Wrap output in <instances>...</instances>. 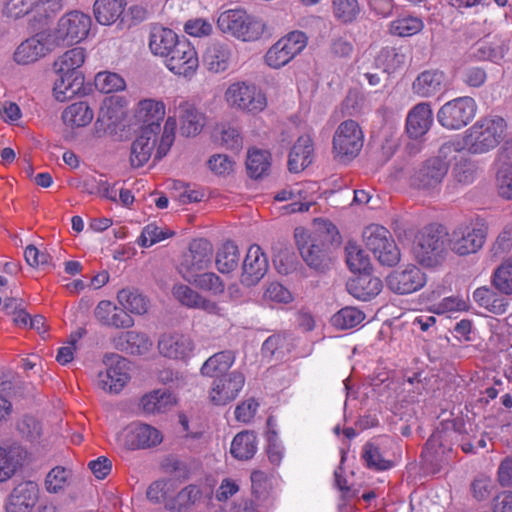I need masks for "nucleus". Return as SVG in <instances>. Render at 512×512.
<instances>
[{"mask_svg":"<svg viewBox=\"0 0 512 512\" xmlns=\"http://www.w3.org/2000/svg\"><path fill=\"white\" fill-rule=\"evenodd\" d=\"M294 239L302 260L311 270L325 274L332 268L334 249L341 243V236L333 223L324 222L314 231L296 227Z\"/></svg>","mask_w":512,"mask_h":512,"instance_id":"obj_1","label":"nucleus"},{"mask_svg":"<svg viewBox=\"0 0 512 512\" xmlns=\"http://www.w3.org/2000/svg\"><path fill=\"white\" fill-rule=\"evenodd\" d=\"M85 58V49L75 47L66 51L54 62L53 67L57 78L53 93L57 101L64 102L84 92V75L80 68Z\"/></svg>","mask_w":512,"mask_h":512,"instance_id":"obj_2","label":"nucleus"},{"mask_svg":"<svg viewBox=\"0 0 512 512\" xmlns=\"http://www.w3.org/2000/svg\"><path fill=\"white\" fill-rule=\"evenodd\" d=\"M449 233L441 224H429L416 235L412 254L416 262L425 268L441 266L449 253Z\"/></svg>","mask_w":512,"mask_h":512,"instance_id":"obj_3","label":"nucleus"},{"mask_svg":"<svg viewBox=\"0 0 512 512\" xmlns=\"http://www.w3.org/2000/svg\"><path fill=\"white\" fill-rule=\"evenodd\" d=\"M506 126L502 117H482L465 131L464 146L472 154L489 152L503 140Z\"/></svg>","mask_w":512,"mask_h":512,"instance_id":"obj_4","label":"nucleus"},{"mask_svg":"<svg viewBox=\"0 0 512 512\" xmlns=\"http://www.w3.org/2000/svg\"><path fill=\"white\" fill-rule=\"evenodd\" d=\"M453 150H457L454 143H444L439 149L438 156L426 159L414 169L410 177L411 185L426 191L437 189L442 184L449 170V162L445 158Z\"/></svg>","mask_w":512,"mask_h":512,"instance_id":"obj_5","label":"nucleus"},{"mask_svg":"<svg viewBox=\"0 0 512 512\" xmlns=\"http://www.w3.org/2000/svg\"><path fill=\"white\" fill-rule=\"evenodd\" d=\"M487 234L488 225L484 218L461 223L448 236L449 249L460 256L476 253L483 247Z\"/></svg>","mask_w":512,"mask_h":512,"instance_id":"obj_6","label":"nucleus"},{"mask_svg":"<svg viewBox=\"0 0 512 512\" xmlns=\"http://www.w3.org/2000/svg\"><path fill=\"white\" fill-rule=\"evenodd\" d=\"M218 28L243 41H254L261 37L265 25L262 20L248 15L244 10L222 12L217 19Z\"/></svg>","mask_w":512,"mask_h":512,"instance_id":"obj_7","label":"nucleus"},{"mask_svg":"<svg viewBox=\"0 0 512 512\" xmlns=\"http://www.w3.org/2000/svg\"><path fill=\"white\" fill-rule=\"evenodd\" d=\"M363 240L368 250L383 266L393 267L400 261V250L388 229L372 224L363 231Z\"/></svg>","mask_w":512,"mask_h":512,"instance_id":"obj_8","label":"nucleus"},{"mask_svg":"<svg viewBox=\"0 0 512 512\" xmlns=\"http://www.w3.org/2000/svg\"><path fill=\"white\" fill-rule=\"evenodd\" d=\"M364 142L363 132L354 120L343 121L333 136V154L339 162L346 163L360 153Z\"/></svg>","mask_w":512,"mask_h":512,"instance_id":"obj_9","label":"nucleus"},{"mask_svg":"<svg viewBox=\"0 0 512 512\" xmlns=\"http://www.w3.org/2000/svg\"><path fill=\"white\" fill-rule=\"evenodd\" d=\"M213 245L204 238L190 242L188 251L184 252L179 264V272L183 278L191 282L198 273L208 269L212 263Z\"/></svg>","mask_w":512,"mask_h":512,"instance_id":"obj_10","label":"nucleus"},{"mask_svg":"<svg viewBox=\"0 0 512 512\" xmlns=\"http://www.w3.org/2000/svg\"><path fill=\"white\" fill-rule=\"evenodd\" d=\"M477 105L472 97H458L445 103L437 113L439 124L448 130L465 127L474 117Z\"/></svg>","mask_w":512,"mask_h":512,"instance_id":"obj_11","label":"nucleus"},{"mask_svg":"<svg viewBox=\"0 0 512 512\" xmlns=\"http://www.w3.org/2000/svg\"><path fill=\"white\" fill-rule=\"evenodd\" d=\"M308 38L302 31L288 33L272 45L265 55L268 66L278 69L300 54L307 45Z\"/></svg>","mask_w":512,"mask_h":512,"instance_id":"obj_12","label":"nucleus"},{"mask_svg":"<svg viewBox=\"0 0 512 512\" xmlns=\"http://www.w3.org/2000/svg\"><path fill=\"white\" fill-rule=\"evenodd\" d=\"M162 440L163 435L157 428L142 422L129 424L117 436L118 444L126 450L154 447Z\"/></svg>","mask_w":512,"mask_h":512,"instance_id":"obj_13","label":"nucleus"},{"mask_svg":"<svg viewBox=\"0 0 512 512\" xmlns=\"http://www.w3.org/2000/svg\"><path fill=\"white\" fill-rule=\"evenodd\" d=\"M105 372L98 375V384L106 392L119 393L130 380V363L120 354H105Z\"/></svg>","mask_w":512,"mask_h":512,"instance_id":"obj_14","label":"nucleus"},{"mask_svg":"<svg viewBox=\"0 0 512 512\" xmlns=\"http://www.w3.org/2000/svg\"><path fill=\"white\" fill-rule=\"evenodd\" d=\"M225 97L230 106L251 113H258L267 105L265 95L255 85L245 82L230 85Z\"/></svg>","mask_w":512,"mask_h":512,"instance_id":"obj_15","label":"nucleus"},{"mask_svg":"<svg viewBox=\"0 0 512 512\" xmlns=\"http://www.w3.org/2000/svg\"><path fill=\"white\" fill-rule=\"evenodd\" d=\"M91 26L90 15L74 10L59 19L57 37L67 43H78L87 38Z\"/></svg>","mask_w":512,"mask_h":512,"instance_id":"obj_16","label":"nucleus"},{"mask_svg":"<svg viewBox=\"0 0 512 512\" xmlns=\"http://www.w3.org/2000/svg\"><path fill=\"white\" fill-rule=\"evenodd\" d=\"M165 57L167 68L177 75L185 77L192 75L198 68L199 61L194 46L184 37H181L180 43Z\"/></svg>","mask_w":512,"mask_h":512,"instance_id":"obj_17","label":"nucleus"},{"mask_svg":"<svg viewBox=\"0 0 512 512\" xmlns=\"http://www.w3.org/2000/svg\"><path fill=\"white\" fill-rule=\"evenodd\" d=\"M426 283V275L416 265H407L403 270H394L386 278L387 287L399 295L420 290Z\"/></svg>","mask_w":512,"mask_h":512,"instance_id":"obj_18","label":"nucleus"},{"mask_svg":"<svg viewBox=\"0 0 512 512\" xmlns=\"http://www.w3.org/2000/svg\"><path fill=\"white\" fill-rule=\"evenodd\" d=\"M244 385V374L233 371L214 380L209 391V399L215 405H227L237 398Z\"/></svg>","mask_w":512,"mask_h":512,"instance_id":"obj_19","label":"nucleus"},{"mask_svg":"<svg viewBox=\"0 0 512 512\" xmlns=\"http://www.w3.org/2000/svg\"><path fill=\"white\" fill-rule=\"evenodd\" d=\"M39 500V487L33 481H24L13 488L5 502L6 512H33Z\"/></svg>","mask_w":512,"mask_h":512,"instance_id":"obj_20","label":"nucleus"},{"mask_svg":"<svg viewBox=\"0 0 512 512\" xmlns=\"http://www.w3.org/2000/svg\"><path fill=\"white\" fill-rule=\"evenodd\" d=\"M241 282L246 286L256 285L268 270V259L260 246H250L242 266Z\"/></svg>","mask_w":512,"mask_h":512,"instance_id":"obj_21","label":"nucleus"},{"mask_svg":"<svg viewBox=\"0 0 512 512\" xmlns=\"http://www.w3.org/2000/svg\"><path fill=\"white\" fill-rule=\"evenodd\" d=\"M153 128H140V133L131 144L130 163L132 167L139 168L148 162L157 142L158 126Z\"/></svg>","mask_w":512,"mask_h":512,"instance_id":"obj_22","label":"nucleus"},{"mask_svg":"<svg viewBox=\"0 0 512 512\" xmlns=\"http://www.w3.org/2000/svg\"><path fill=\"white\" fill-rule=\"evenodd\" d=\"M49 51L47 36L44 33H37L17 47L14 52V60L18 64L33 63L44 57Z\"/></svg>","mask_w":512,"mask_h":512,"instance_id":"obj_23","label":"nucleus"},{"mask_svg":"<svg viewBox=\"0 0 512 512\" xmlns=\"http://www.w3.org/2000/svg\"><path fill=\"white\" fill-rule=\"evenodd\" d=\"M347 291L355 298L367 301L377 296L382 290V281L369 273V271L360 273L347 284Z\"/></svg>","mask_w":512,"mask_h":512,"instance_id":"obj_24","label":"nucleus"},{"mask_svg":"<svg viewBox=\"0 0 512 512\" xmlns=\"http://www.w3.org/2000/svg\"><path fill=\"white\" fill-rule=\"evenodd\" d=\"M177 116L180 121V133L185 137L198 135L205 126V115L194 104L182 102L177 108Z\"/></svg>","mask_w":512,"mask_h":512,"instance_id":"obj_25","label":"nucleus"},{"mask_svg":"<svg viewBox=\"0 0 512 512\" xmlns=\"http://www.w3.org/2000/svg\"><path fill=\"white\" fill-rule=\"evenodd\" d=\"M176 403V397L172 392L167 389H156L141 397L139 407L144 414L155 415L169 411Z\"/></svg>","mask_w":512,"mask_h":512,"instance_id":"obj_26","label":"nucleus"},{"mask_svg":"<svg viewBox=\"0 0 512 512\" xmlns=\"http://www.w3.org/2000/svg\"><path fill=\"white\" fill-rule=\"evenodd\" d=\"M313 140L309 135L300 136L289 153L288 169L292 173L303 171L312 163Z\"/></svg>","mask_w":512,"mask_h":512,"instance_id":"obj_27","label":"nucleus"},{"mask_svg":"<svg viewBox=\"0 0 512 512\" xmlns=\"http://www.w3.org/2000/svg\"><path fill=\"white\" fill-rule=\"evenodd\" d=\"M433 115L428 103H419L409 112L406 120V131L411 138L417 139L430 129Z\"/></svg>","mask_w":512,"mask_h":512,"instance_id":"obj_28","label":"nucleus"},{"mask_svg":"<svg viewBox=\"0 0 512 512\" xmlns=\"http://www.w3.org/2000/svg\"><path fill=\"white\" fill-rule=\"evenodd\" d=\"M231 55V47L227 41H216L206 48L203 63L213 73L224 72L229 66Z\"/></svg>","mask_w":512,"mask_h":512,"instance_id":"obj_29","label":"nucleus"},{"mask_svg":"<svg viewBox=\"0 0 512 512\" xmlns=\"http://www.w3.org/2000/svg\"><path fill=\"white\" fill-rule=\"evenodd\" d=\"M445 74L440 70H425L412 83L413 92L420 97H431L444 90Z\"/></svg>","mask_w":512,"mask_h":512,"instance_id":"obj_30","label":"nucleus"},{"mask_svg":"<svg viewBox=\"0 0 512 512\" xmlns=\"http://www.w3.org/2000/svg\"><path fill=\"white\" fill-rule=\"evenodd\" d=\"M165 115V108L162 102L152 99H145L138 103L135 111V118L141 124L140 128H153L158 126V132L161 130L160 122Z\"/></svg>","mask_w":512,"mask_h":512,"instance_id":"obj_31","label":"nucleus"},{"mask_svg":"<svg viewBox=\"0 0 512 512\" xmlns=\"http://www.w3.org/2000/svg\"><path fill=\"white\" fill-rule=\"evenodd\" d=\"M181 38L171 29L156 26L151 30L149 47L154 55L167 57L169 53L180 43Z\"/></svg>","mask_w":512,"mask_h":512,"instance_id":"obj_32","label":"nucleus"},{"mask_svg":"<svg viewBox=\"0 0 512 512\" xmlns=\"http://www.w3.org/2000/svg\"><path fill=\"white\" fill-rule=\"evenodd\" d=\"M112 342L114 349L130 352H146L153 346L148 335L139 331L121 332Z\"/></svg>","mask_w":512,"mask_h":512,"instance_id":"obj_33","label":"nucleus"},{"mask_svg":"<svg viewBox=\"0 0 512 512\" xmlns=\"http://www.w3.org/2000/svg\"><path fill=\"white\" fill-rule=\"evenodd\" d=\"M473 299L488 312L495 315H502L507 312L508 300L498 295L495 291L485 286L477 288L473 293Z\"/></svg>","mask_w":512,"mask_h":512,"instance_id":"obj_34","label":"nucleus"},{"mask_svg":"<svg viewBox=\"0 0 512 512\" xmlns=\"http://www.w3.org/2000/svg\"><path fill=\"white\" fill-rule=\"evenodd\" d=\"M257 436L252 431H242L235 435L231 442L230 453L238 460H249L257 452Z\"/></svg>","mask_w":512,"mask_h":512,"instance_id":"obj_35","label":"nucleus"},{"mask_svg":"<svg viewBox=\"0 0 512 512\" xmlns=\"http://www.w3.org/2000/svg\"><path fill=\"white\" fill-rule=\"evenodd\" d=\"M22 463V449L16 445L0 446V482L9 480Z\"/></svg>","mask_w":512,"mask_h":512,"instance_id":"obj_36","label":"nucleus"},{"mask_svg":"<svg viewBox=\"0 0 512 512\" xmlns=\"http://www.w3.org/2000/svg\"><path fill=\"white\" fill-rule=\"evenodd\" d=\"M126 0H96L93 5L94 16L101 25L114 23L123 13Z\"/></svg>","mask_w":512,"mask_h":512,"instance_id":"obj_37","label":"nucleus"},{"mask_svg":"<svg viewBox=\"0 0 512 512\" xmlns=\"http://www.w3.org/2000/svg\"><path fill=\"white\" fill-rule=\"evenodd\" d=\"M177 488V480L171 478L159 479L148 486L146 497L154 504H164L167 509V502L174 499Z\"/></svg>","mask_w":512,"mask_h":512,"instance_id":"obj_38","label":"nucleus"},{"mask_svg":"<svg viewBox=\"0 0 512 512\" xmlns=\"http://www.w3.org/2000/svg\"><path fill=\"white\" fill-rule=\"evenodd\" d=\"M117 300L132 314L143 315L148 311L149 300L138 289L128 287L119 290Z\"/></svg>","mask_w":512,"mask_h":512,"instance_id":"obj_39","label":"nucleus"},{"mask_svg":"<svg viewBox=\"0 0 512 512\" xmlns=\"http://www.w3.org/2000/svg\"><path fill=\"white\" fill-rule=\"evenodd\" d=\"M93 119V111L87 102H76L69 105L62 113L65 125L71 128L87 126Z\"/></svg>","mask_w":512,"mask_h":512,"instance_id":"obj_40","label":"nucleus"},{"mask_svg":"<svg viewBox=\"0 0 512 512\" xmlns=\"http://www.w3.org/2000/svg\"><path fill=\"white\" fill-rule=\"evenodd\" d=\"M239 261L240 253L238 246L231 240L223 243L215 256L216 267L222 274L234 271L238 267Z\"/></svg>","mask_w":512,"mask_h":512,"instance_id":"obj_41","label":"nucleus"},{"mask_svg":"<svg viewBox=\"0 0 512 512\" xmlns=\"http://www.w3.org/2000/svg\"><path fill=\"white\" fill-rule=\"evenodd\" d=\"M270 153L265 150L253 149L248 151L246 169L248 175L258 179L266 175L270 169Z\"/></svg>","mask_w":512,"mask_h":512,"instance_id":"obj_42","label":"nucleus"},{"mask_svg":"<svg viewBox=\"0 0 512 512\" xmlns=\"http://www.w3.org/2000/svg\"><path fill=\"white\" fill-rule=\"evenodd\" d=\"M360 11L358 0H332L333 16L338 22L344 25L355 22Z\"/></svg>","mask_w":512,"mask_h":512,"instance_id":"obj_43","label":"nucleus"},{"mask_svg":"<svg viewBox=\"0 0 512 512\" xmlns=\"http://www.w3.org/2000/svg\"><path fill=\"white\" fill-rule=\"evenodd\" d=\"M193 348L191 339L180 333H164L158 340L159 352H190Z\"/></svg>","mask_w":512,"mask_h":512,"instance_id":"obj_44","label":"nucleus"},{"mask_svg":"<svg viewBox=\"0 0 512 512\" xmlns=\"http://www.w3.org/2000/svg\"><path fill=\"white\" fill-rule=\"evenodd\" d=\"M71 471L62 466L52 468L45 478V489L48 493H62L69 486L71 481Z\"/></svg>","mask_w":512,"mask_h":512,"instance_id":"obj_45","label":"nucleus"},{"mask_svg":"<svg viewBox=\"0 0 512 512\" xmlns=\"http://www.w3.org/2000/svg\"><path fill=\"white\" fill-rule=\"evenodd\" d=\"M201 496V491L196 485H188L174 495V499L167 502V510L179 512L194 504Z\"/></svg>","mask_w":512,"mask_h":512,"instance_id":"obj_46","label":"nucleus"},{"mask_svg":"<svg viewBox=\"0 0 512 512\" xmlns=\"http://www.w3.org/2000/svg\"><path fill=\"white\" fill-rule=\"evenodd\" d=\"M233 363V354H212L202 365L201 373L213 377L226 372Z\"/></svg>","mask_w":512,"mask_h":512,"instance_id":"obj_47","label":"nucleus"},{"mask_svg":"<svg viewBox=\"0 0 512 512\" xmlns=\"http://www.w3.org/2000/svg\"><path fill=\"white\" fill-rule=\"evenodd\" d=\"M346 263L354 273H364L370 269V259L357 245L349 243L346 248Z\"/></svg>","mask_w":512,"mask_h":512,"instance_id":"obj_48","label":"nucleus"},{"mask_svg":"<svg viewBox=\"0 0 512 512\" xmlns=\"http://www.w3.org/2000/svg\"><path fill=\"white\" fill-rule=\"evenodd\" d=\"M424 27L423 21L414 16H405L391 22L390 32L400 37L412 36Z\"/></svg>","mask_w":512,"mask_h":512,"instance_id":"obj_49","label":"nucleus"},{"mask_svg":"<svg viewBox=\"0 0 512 512\" xmlns=\"http://www.w3.org/2000/svg\"><path fill=\"white\" fill-rule=\"evenodd\" d=\"M362 311L354 307H345L332 316V324L340 329L353 328L364 319Z\"/></svg>","mask_w":512,"mask_h":512,"instance_id":"obj_50","label":"nucleus"},{"mask_svg":"<svg viewBox=\"0 0 512 512\" xmlns=\"http://www.w3.org/2000/svg\"><path fill=\"white\" fill-rule=\"evenodd\" d=\"M197 288L209 291L214 295L222 294L225 290V284L222 279L213 272H200L197 276L192 278V281Z\"/></svg>","mask_w":512,"mask_h":512,"instance_id":"obj_51","label":"nucleus"},{"mask_svg":"<svg viewBox=\"0 0 512 512\" xmlns=\"http://www.w3.org/2000/svg\"><path fill=\"white\" fill-rule=\"evenodd\" d=\"M404 58L403 54H399L395 48H383L375 58V64L378 68H382L383 75H389L400 66Z\"/></svg>","mask_w":512,"mask_h":512,"instance_id":"obj_52","label":"nucleus"},{"mask_svg":"<svg viewBox=\"0 0 512 512\" xmlns=\"http://www.w3.org/2000/svg\"><path fill=\"white\" fill-rule=\"evenodd\" d=\"M492 283L501 293L512 294V258L503 262L496 269Z\"/></svg>","mask_w":512,"mask_h":512,"instance_id":"obj_53","label":"nucleus"},{"mask_svg":"<svg viewBox=\"0 0 512 512\" xmlns=\"http://www.w3.org/2000/svg\"><path fill=\"white\" fill-rule=\"evenodd\" d=\"M363 459L369 468L375 470H387L393 466V463L386 459L378 446L373 443H367L363 448Z\"/></svg>","mask_w":512,"mask_h":512,"instance_id":"obj_54","label":"nucleus"},{"mask_svg":"<svg viewBox=\"0 0 512 512\" xmlns=\"http://www.w3.org/2000/svg\"><path fill=\"white\" fill-rule=\"evenodd\" d=\"M95 86L102 93L109 94L125 88L124 79L117 73L100 72L95 76Z\"/></svg>","mask_w":512,"mask_h":512,"instance_id":"obj_55","label":"nucleus"},{"mask_svg":"<svg viewBox=\"0 0 512 512\" xmlns=\"http://www.w3.org/2000/svg\"><path fill=\"white\" fill-rule=\"evenodd\" d=\"M173 234V232H169L168 230L164 231L155 224H148L144 227L138 239V244L142 247H150L153 244L172 236Z\"/></svg>","mask_w":512,"mask_h":512,"instance_id":"obj_56","label":"nucleus"},{"mask_svg":"<svg viewBox=\"0 0 512 512\" xmlns=\"http://www.w3.org/2000/svg\"><path fill=\"white\" fill-rule=\"evenodd\" d=\"M39 0H8L3 9L7 17L18 19L27 15Z\"/></svg>","mask_w":512,"mask_h":512,"instance_id":"obj_57","label":"nucleus"},{"mask_svg":"<svg viewBox=\"0 0 512 512\" xmlns=\"http://www.w3.org/2000/svg\"><path fill=\"white\" fill-rule=\"evenodd\" d=\"M498 193L505 199H512V164H503L496 175Z\"/></svg>","mask_w":512,"mask_h":512,"instance_id":"obj_58","label":"nucleus"},{"mask_svg":"<svg viewBox=\"0 0 512 512\" xmlns=\"http://www.w3.org/2000/svg\"><path fill=\"white\" fill-rule=\"evenodd\" d=\"M259 402L255 398H248L237 404L234 415L237 421L250 423L259 409Z\"/></svg>","mask_w":512,"mask_h":512,"instance_id":"obj_59","label":"nucleus"},{"mask_svg":"<svg viewBox=\"0 0 512 512\" xmlns=\"http://www.w3.org/2000/svg\"><path fill=\"white\" fill-rule=\"evenodd\" d=\"M220 144L232 151H239L242 148V137L235 127L223 125L220 131Z\"/></svg>","mask_w":512,"mask_h":512,"instance_id":"obj_60","label":"nucleus"},{"mask_svg":"<svg viewBox=\"0 0 512 512\" xmlns=\"http://www.w3.org/2000/svg\"><path fill=\"white\" fill-rule=\"evenodd\" d=\"M173 295L182 305L189 308H196L202 296L191 287L183 284L174 286Z\"/></svg>","mask_w":512,"mask_h":512,"instance_id":"obj_61","label":"nucleus"},{"mask_svg":"<svg viewBox=\"0 0 512 512\" xmlns=\"http://www.w3.org/2000/svg\"><path fill=\"white\" fill-rule=\"evenodd\" d=\"M176 125L175 118L169 117L166 121L163 135L161 137V142L157 148L155 159H162L167 152L169 151L173 141H174V128Z\"/></svg>","mask_w":512,"mask_h":512,"instance_id":"obj_62","label":"nucleus"},{"mask_svg":"<svg viewBox=\"0 0 512 512\" xmlns=\"http://www.w3.org/2000/svg\"><path fill=\"white\" fill-rule=\"evenodd\" d=\"M471 50V57L476 61H494L499 58L497 49L485 40L477 41Z\"/></svg>","mask_w":512,"mask_h":512,"instance_id":"obj_63","label":"nucleus"},{"mask_svg":"<svg viewBox=\"0 0 512 512\" xmlns=\"http://www.w3.org/2000/svg\"><path fill=\"white\" fill-rule=\"evenodd\" d=\"M20 433L31 441L37 440L42 433V427L39 421L31 416H25L18 423Z\"/></svg>","mask_w":512,"mask_h":512,"instance_id":"obj_64","label":"nucleus"}]
</instances>
